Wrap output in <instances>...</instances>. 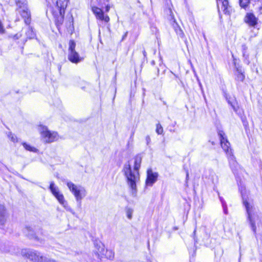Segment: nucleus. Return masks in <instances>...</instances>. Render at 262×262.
Listing matches in <instances>:
<instances>
[{
	"label": "nucleus",
	"instance_id": "obj_9",
	"mask_svg": "<svg viewBox=\"0 0 262 262\" xmlns=\"http://www.w3.org/2000/svg\"><path fill=\"white\" fill-rule=\"evenodd\" d=\"M219 135L220 136L221 146L223 150L226 152L227 156H229L232 155V151L230 148V143L227 140L225 134L223 132H220Z\"/></svg>",
	"mask_w": 262,
	"mask_h": 262
},
{
	"label": "nucleus",
	"instance_id": "obj_2",
	"mask_svg": "<svg viewBox=\"0 0 262 262\" xmlns=\"http://www.w3.org/2000/svg\"><path fill=\"white\" fill-rule=\"evenodd\" d=\"M243 203L246 209L248 221L250 226L254 233L256 234L257 225L258 224L260 221V217L258 214L257 210L253 203L248 202L246 200L243 199Z\"/></svg>",
	"mask_w": 262,
	"mask_h": 262
},
{
	"label": "nucleus",
	"instance_id": "obj_21",
	"mask_svg": "<svg viewBox=\"0 0 262 262\" xmlns=\"http://www.w3.org/2000/svg\"><path fill=\"white\" fill-rule=\"evenodd\" d=\"M6 217V213L3 205H0V225L4 224Z\"/></svg>",
	"mask_w": 262,
	"mask_h": 262
},
{
	"label": "nucleus",
	"instance_id": "obj_37",
	"mask_svg": "<svg viewBox=\"0 0 262 262\" xmlns=\"http://www.w3.org/2000/svg\"><path fill=\"white\" fill-rule=\"evenodd\" d=\"M180 31L181 32V33H182V34H183V32H182V30H181L180 29Z\"/></svg>",
	"mask_w": 262,
	"mask_h": 262
},
{
	"label": "nucleus",
	"instance_id": "obj_27",
	"mask_svg": "<svg viewBox=\"0 0 262 262\" xmlns=\"http://www.w3.org/2000/svg\"><path fill=\"white\" fill-rule=\"evenodd\" d=\"M24 232L29 236L33 235V231L32 228L30 227H27L24 230Z\"/></svg>",
	"mask_w": 262,
	"mask_h": 262
},
{
	"label": "nucleus",
	"instance_id": "obj_4",
	"mask_svg": "<svg viewBox=\"0 0 262 262\" xmlns=\"http://www.w3.org/2000/svg\"><path fill=\"white\" fill-rule=\"evenodd\" d=\"M49 189L53 195L56 199L58 203L63 206V207L68 211L72 210L71 207L69 206L67 201L66 200L62 193L60 191L59 188L56 186L53 181L50 183Z\"/></svg>",
	"mask_w": 262,
	"mask_h": 262
},
{
	"label": "nucleus",
	"instance_id": "obj_6",
	"mask_svg": "<svg viewBox=\"0 0 262 262\" xmlns=\"http://www.w3.org/2000/svg\"><path fill=\"white\" fill-rule=\"evenodd\" d=\"M38 130L42 140L46 142H52L59 139V136L56 132L49 130L46 126L39 125L38 126Z\"/></svg>",
	"mask_w": 262,
	"mask_h": 262
},
{
	"label": "nucleus",
	"instance_id": "obj_1",
	"mask_svg": "<svg viewBox=\"0 0 262 262\" xmlns=\"http://www.w3.org/2000/svg\"><path fill=\"white\" fill-rule=\"evenodd\" d=\"M141 161V157L139 156H137L134 158L133 168L132 167L130 162L128 161L124 164L123 169L126 183L133 196H135L137 192V185L140 181L139 169Z\"/></svg>",
	"mask_w": 262,
	"mask_h": 262
},
{
	"label": "nucleus",
	"instance_id": "obj_13",
	"mask_svg": "<svg viewBox=\"0 0 262 262\" xmlns=\"http://www.w3.org/2000/svg\"><path fill=\"white\" fill-rule=\"evenodd\" d=\"M219 10H221L225 14H229L230 7L227 0H216Z\"/></svg>",
	"mask_w": 262,
	"mask_h": 262
},
{
	"label": "nucleus",
	"instance_id": "obj_11",
	"mask_svg": "<svg viewBox=\"0 0 262 262\" xmlns=\"http://www.w3.org/2000/svg\"><path fill=\"white\" fill-rule=\"evenodd\" d=\"M258 18L252 12H248L244 18L245 22L249 26L255 27L258 23Z\"/></svg>",
	"mask_w": 262,
	"mask_h": 262
},
{
	"label": "nucleus",
	"instance_id": "obj_34",
	"mask_svg": "<svg viewBox=\"0 0 262 262\" xmlns=\"http://www.w3.org/2000/svg\"><path fill=\"white\" fill-rule=\"evenodd\" d=\"M20 35L18 34H16L14 37L16 39H18L20 37Z\"/></svg>",
	"mask_w": 262,
	"mask_h": 262
},
{
	"label": "nucleus",
	"instance_id": "obj_20",
	"mask_svg": "<svg viewBox=\"0 0 262 262\" xmlns=\"http://www.w3.org/2000/svg\"><path fill=\"white\" fill-rule=\"evenodd\" d=\"M206 177L208 178L209 180H210L213 184H215L217 182V176L213 170H209L208 174H207Z\"/></svg>",
	"mask_w": 262,
	"mask_h": 262
},
{
	"label": "nucleus",
	"instance_id": "obj_33",
	"mask_svg": "<svg viewBox=\"0 0 262 262\" xmlns=\"http://www.w3.org/2000/svg\"><path fill=\"white\" fill-rule=\"evenodd\" d=\"M4 32V29L3 28V25H2L1 23L0 22V33H3Z\"/></svg>",
	"mask_w": 262,
	"mask_h": 262
},
{
	"label": "nucleus",
	"instance_id": "obj_15",
	"mask_svg": "<svg viewBox=\"0 0 262 262\" xmlns=\"http://www.w3.org/2000/svg\"><path fill=\"white\" fill-rule=\"evenodd\" d=\"M95 253L100 257L102 252L105 251V247L104 244L100 241L96 240L94 242Z\"/></svg>",
	"mask_w": 262,
	"mask_h": 262
},
{
	"label": "nucleus",
	"instance_id": "obj_22",
	"mask_svg": "<svg viewBox=\"0 0 262 262\" xmlns=\"http://www.w3.org/2000/svg\"><path fill=\"white\" fill-rule=\"evenodd\" d=\"M125 212L127 219L131 220L133 217V214L134 212L133 208L128 206L126 207L125 208Z\"/></svg>",
	"mask_w": 262,
	"mask_h": 262
},
{
	"label": "nucleus",
	"instance_id": "obj_36",
	"mask_svg": "<svg viewBox=\"0 0 262 262\" xmlns=\"http://www.w3.org/2000/svg\"><path fill=\"white\" fill-rule=\"evenodd\" d=\"M188 176H189V175H188V172H187V174H186V179H188Z\"/></svg>",
	"mask_w": 262,
	"mask_h": 262
},
{
	"label": "nucleus",
	"instance_id": "obj_26",
	"mask_svg": "<svg viewBox=\"0 0 262 262\" xmlns=\"http://www.w3.org/2000/svg\"><path fill=\"white\" fill-rule=\"evenodd\" d=\"M250 3V0H239L240 6L244 9H246Z\"/></svg>",
	"mask_w": 262,
	"mask_h": 262
},
{
	"label": "nucleus",
	"instance_id": "obj_32",
	"mask_svg": "<svg viewBox=\"0 0 262 262\" xmlns=\"http://www.w3.org/2000/svg\"><path fill=\"white\" fill-rule=\"evenodd\" d=\"M145 140H146L147 145H149L150 142V137L149 136H147L145 138Z\"/></svg>",
	"mask_w": 262,
	"mask_h": 262
},
{
	"label": "nucleus",
	"instance_id": "obj_23",
	"mask_svg": "<svg viewBox=\"0 0 262 262\" xmlns=\"http://www.w3.org/2000/svg\"><path fill=\"white\" fill-rule=\"evenodd\" d=\"M236 71H237V74H236L237 76H237V80L239 81H243L245 78V76L242 72V69L240 68H237Z\"/></svg>",
	"mask_w": 262,
	"mask_h": 262
},
{
	"label": "nucleus",
	"instance_id": "obj_18",
	"mask_svg": "<svg viewBox=\"0 0 262 262\" xmlns=\"http://www.w3.org/2000/svg\"><path fill=\"white\" fill-rule=\"evenodd\" d=\"M104 257L107 259H112L114 257V252L113 250L110 249H106L105 248L104 252H102L100 257Z\"/></svg>",
	"mask_w": 262,
	"mask_h": 262
},
{
	"label": "nucleus",
	"instance_id": "obj_35",
	"mask_svg": "<svg viewBox=\"0 0 262 262\" xmlns=\"http://www.w3.org/2000/svg\"><path fill=\"white\" fill-rule=\"evenodd\" d=\"M109 10H110V6H107L106 7V11L108 12L109 11Z\"/></svg>",
	"mask_w": 262,
	"mask_h": 262
},
{
	"label": "nucleus",
	"instance_id": "obj_7",
	"mask_svg": "<svg viewBox=\"0 0 262 262\" xmlns=\"http://www.w3.org/2000/svg\"><path fill=\"white\" fill-rule=\"evenodd\" d=\"M76 43L71 40L69 43L68 59L74 63H77L83 60V58L80 56L78 52L75 50Z\"/></svg>",
	"mask_w": 262,
	"mask_h": 262
},
{
	"label": "nucleus",
	"instance_id": "obj_8",
	"mask_svg": "<svg viewBox=\"0 0 262 262\" xmlns=\"http://www.w3.org/2000/svg\"><path fill=\"white\" fill-rule=\"evenodd\" d=\"M21 254L24 256L35 262H42L43 256L36 251L31 249H24L21 251Z\"/></svg>",
	"mask_w": 262,
	"mask_h": 262
},
{
	"label": "nucleus",
	"instance_id": "obj_17",
	"mask_svg": "<svg viewBox=\"0 0 262 262\" xmlns=\"http://www.w3.org/2000/svg\"><path fill=\"white\" fill-rule=\"evenodd\" d=\"M25 5H23V8H21V6L20 7V9H19L18 11L19 13H20L21 15L23 17L25 18V23L26 24L30 23V12L28 11V9L25 7Z\"/></svg>",
	"mask_w": 262,
	"mask_h": 262
},
{
	"label": "nucleus",
	"instance_id": "obj_12",
	"mask_svg": "<svg viewBox=\"0 0 262 262\" xmlns=\"http://www.w3.org/2000/svg\"><path fill=\"white\" fill-rule=\"evenodd\" d=\"M158 176V174L157 172H153L151 169H148L146 181V185L151 186L156 182Z\"/></svg>",
	"mask_w": 262,
	"mask_h": 262
},
{
	"label": "nucleus",
	"instance_id": "obj_30",
	"mask_svg": "<svg viewBox=\"0 0 262 262\" xmlns=\"http://www.w3.org/2000/svg\"><path fill=\"white\" fill-rule=\"evenodd\" d=\"M163 127L160 124L157 125L156 132L158 134L161 135L163 133Z\"/></svg>",
	"mask_w": 262,
	"mask_h": 262
},
{
	"label": "nucleus",
	"instance_id": "obj_29",
	"mask_svg": "<svg viewBox=\"0 0 262 262\" xmlns=\"http://www.w3.org/2000/svg\"><path fill=\"white\" fill-rule=\"evenodd\" d=\"M8 138L11 140V141L14 143L17 142L18 141V139L16 136L11 133H10L8 135Z\"/></svg>",
	"mask_w": 262,
	"mask_h": 262
},
{
	"label": "nucleus",
	"instance_id": "obj_5",
	"mask_svg": "<svg viewBox=\"0 0 262 262\" xmlns=\"http://www.w3.org/2000/svg\"><path fill=\"white\" fill-rule=\"evenodd\" d=\"M68 1V0H57L55 7L52 10V14L59 24H61L63 21Z\"/></svg>",
	"mask_w": 262,
	"mask_h": 262
},
{
	"label": "nucleus",
	"instance_id": "obj_25",
	"mask_svg": "<svg viewBox=\"0 0 262 262\" xmlns=\"http://www.w3.org/2000/svg\"><path fill=\"white\" fill-rule=\"evenodd\" d=\"M22 145L24 148L28 151L36 152L37 150L35 147L31 146L30 145H29L26 143H23Z\"/></svg>",
	"mask_w": 262,
	"mask_h": 262
},
{
	"label": "nucleus",
	"instance_id": "obj_3",
	"mask_svg": "<svg viewBox=\"0 0 262 262\" xmlns=\"http://www.w3.org/2000/svg\"><path fill=\"white\" fill-rule=\"evenodd\" d=\"M67 185L74 196L77 202L81 204V201L87 195L85 188L79 185H76L72 182H67Z\"/></svg>",
	"mask_w": 262,
	"mask_h": 262
},
{
	"label": "nucleus",
	"instance_id": "obj_14",
	"mask_svg": "<svg viewBox=\"0 0 262 262\" xmlns=\"http://www.w3.org/2000/svg\"><path fill=\"white\" fill-rule=\"evenodd\" d=\"M229 162L230 164V166L233 171V172L235 174H237L238 173V170H241V167L238 165V163L236 162V161L235 160V158L233 155H230L229 156H227Z\"/></svg>",
	"mask_w": 262,
	"mask_h": 262
},
{
	"label": "nucleus",
	"instance_id": "obj_19",
	"mask_svg": "<svg viewBox=\"0 0 262 262\" xmlns=\"http://www.w3.org/2000/svg\"><path fill=\"white\" fill-rule=\"evenodd\" d=\"M228 102L229 104L231 105L234 111L238 114H242V111L239 110L238 103L235 100H232V101L228 100Z\"/></svg>",
	"mask_w": 262,
	"mask_h": 262
},
{
	"label": "nucleus",
	"instance_id": "obj_31",
	"mask_svg": "<svg viewBox=\"0 0 262 262\" xmlns=\"http://www.w3.org/2000/svg\"><path fill=\"white\" fill-rule=\"evenodd\" d=\"M15 2L19 7H21V5H26V0H15Z\"/></svg>",
	"mask_w": 262,
	"mask_h": 262
},
{
	"label": "nucleus",
	"instance_id": "obj_24",
	"mask_svg": "<svg viewBox=\"0 0 262 262\" xmlns=\"http://www.w3.org/2000/svg\"><path fill=\"white\" fill-rule=\"evenodd\" d=\"M242 50L243 53V56L245 59H248L249 57V53L248 52V48L245 45H243L242 46Z\"/></svg>",
	"mask_w": 262,
	"mask_h": 262
},
{
	"label": "nucleus",
	"instance_id": "obj_10",
	"mask_svg": "<svg viewBox=\"0 0 262 262\" xmlns=\"http://www.w3.org/2000/svg\"><path fill=\"white\" fill-rule=\"evenodd\" d=\"M92 11L97 19L104 21L105 23L110 21V18L108 15H104L103 12L101 9L95 6H92Z\"/></svg>",
	"mask_w": 262,
	"mask_h": 262
},
{
	"label": "nucleus",
	"instance_id": "obj_28",
	"mask_svg": "<svg viewBox=\"0 0 262 262\" xmlns=\"http://www.w3.org/2000/svg\"><path fill=\"white\" fill-rule=\"evenodd\" d=\"M35 34L33 31V30L31 28H28V32L27 33V36L29 38H32L34 37Z\"/></svg>",
	"mask_w": 262,
	"mask_h": 262
},
{
	"label": "nucleus",
	"instance_id": "obj_16",
	"mask_svg": "<svg viewBox=\"0 0 262 262\" xmlns=\"http://www.w3.org/2000/svg\"><path fill=\"white\" fill-rule=\"evenodd\" d=\"M95 253L100 257L102 252L105 251V247L104 244L100 241L96 240L94 242Z\"/></svg>",
	"mask_w": 262,
	"mask_h": 262
}]
</instances>
